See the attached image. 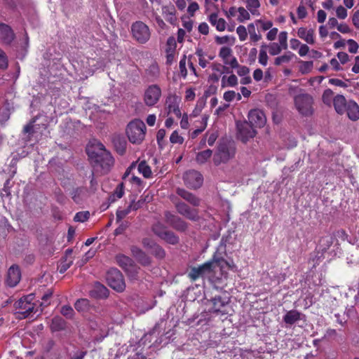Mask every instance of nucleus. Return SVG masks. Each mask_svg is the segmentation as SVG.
<instances>
[{"label":"nucleus","mask_w":359,"mask_h":359,"mask_svg":"<svg viewBox=\"0 0 359 359\" xmlns=\"http://www.w3.org/2000/svg\"><path fill=\"white\" fill-rule=\"evenodd\" d=\"M86 153L94 170L101 175L108 173L114 165L113 156L100 142L88 145Z\"/></svg>","instance_id":"nucleus-1"},{"label":"nucleus","mask_w":359,"mask_h":359,"mask_svg":"<svg viewBox=\"0 0 359 359\" xmlns=\"http://www.w3.org/2000/svg\"><path fill=\"white\" fill-rule=\"evenodd\" d=\"M235 153V143L227 138H222L218 142L213 161L217 165L222 163H226L234 157Z\"/></svg>","instance_id":"nucleus-2"},{"label":"nucleus","mask_w":359,"mask_h":359,"mask_svg":"<svg viewBox=\"0 0 359 359\" xmlns=\"http://www.w3.org/2000/svg\"><path fill=\"white\" fill-rule=\"evenodd\" d=\"M146 126L140 119L130 121L126 128L128 140L133 144H140L144 139Z\"/></svg>","instance_id":"nucleus-3"},{"label":"nucleus","mask_w":359,"mask_h":359,"mask_svg":"<svg viewBox=\"0 0 359 359\" xmlns=\"http://www.w3.org/2000/svg\"><path fill=\"white\" fill-rule=\"evenodd\" d=\"M34 299V294H29L27 296L21 297L19 300L15 302L14 308L16 311V318L18 319H24L29 316V315L36 312L34 311V304L32 301Z\"/></svg>","instance_id":"nucleus-4"},{"label":"nucleus","mask_w":359,"mask_h":359,"mask_svg":"<svg viewBox=\"0 0 359 359\" xmlns=\"http://www.w3.org/2000/svg\"><path fill=\"white\" fill-rule=\"evenodd\" d=\"M117 264L124 270L129 278L137 280L138 278V267L134 260L123 254H118L115 257Z\"/></svg>","instance_id":"nucleus-5"},{"label":"nucleus","mask_w":359,"mask_h":359,"mask_svg":"<svg viewBox=\"0 0 359 359\" xmlns=\"http://www.w3.org/2000/svg\"><path fill=\"white\" fill-rule=\"evenodd\" d=\"M266 121L265 114L262 110L252 109L248 112V137H254L257 131L255 128L263 127Z\"/></svg>","instance_id":"nucleus-6"},{"label":"nucleus","mask_w":359,"mask_h":359,"mask_svg":"<svg viewBox=\"0 0 359 359\" xmlns=\"http://www.w3.org/2000/svg\"><path fill=\"white\" fill-rule=\"evenodd\" d=\"M130 33L132 38L141 44L147 43L151 36L149 27L142 21H136L131 25Z\"/></svg>","instance_id":"nucleus-7"},{"label":"nucleus","mask_w":359,"mask_h":359,"mask_svg":"<svg viewBox=\"0 0 359 359\" xmlns=\"http://www.w3.org/2000/svg\"><path fill=\"white\" fill-rule=\"evenodd\" d=\"M313 99L309 94H300L294 97V104L302 116H309L313 113Z\"/></svg>","instance_id":"nucleus-8"},{"label":"nucleus","mask_w":359,"mask_h":359,"mask_svg":"<svg viewBox=\"0 0 359 359\" xmlns=\"http://www.w3.org/2000/svg\"><path fill=\"white\" fill-rule=\"evenodd\" d=\"M106 280L109 286L118 292H122L126 289L123 276L116 268H111L107 272Z\"/></svg>","instance_id":"nucleus-9"},{"label":"nucleus","mask_w":359,"mask_h":359,"mask_svg":"<svg viewBox=\"0 0 359 359\" xmlns=\"http://www.w3.org/2000/svg\"><path fill=\"white\" fill-rule=\"evenodd\" d=\"M212 306L210 309V312L213 313H220L226 315L228 313L227 307L230 302L229 294L225 291L220 295L215 296L210 299Z\"/></svg>","instance_id":"nucleus-10"},{"label":"nucleus","mask_w":359,"mask_h":359,"mask_svg":"<svg viewBox=\"0 0 359 359\" xmlns=\"http://www.w3.org/2000/svg\"><path fill=\"white\" fill-rule=\"evenodd\" d=\"M165 222L171 228L179 232H185L189 228V224L180 216L170 212H164Z\"/></svg>","instance_id":"nucleus-11"},{"label":"nucleus","mask_w":359,"mask_h":359,"mask_svg":"<svg viewBox=\"0 0 359 359\" xmlns=\"http://www.w3.org/2000/svg\"><path fill=\"white\" fill-rule=\"evenodd\" d=\"M174 204L177 213L192 222H197L200 219L198 209L191 208L182 201H177Z\"/></svg>","instance_id":"nucleus-12"},{"label":"nucleus","mask_w":359,"mask_h":359,"mask_svg":"<svg viewBox=\"0 0 359 359\" xmlns=\"http://www.w3.org/2000/svg\"><path fill=\"white\" fill-rule=\"evenodd\" d=\"M183 180L187 187L194 189L201 187L203 181L202 175L194 170L187 171L183 175Z\"/></svg>","instance_id":"nucleus-13"},{"label":"nucleus","mask_w":359,"mask_h":359,"mask_svg":"<svg viewBox=\"0 0 359 359\" xmlns=\"http://www.w3.org/2000/svg\"><path fill=\"white\" fill-rule=\"evenodd\" d=\"M213 271L212 262H205L201 266L191 268L188 273V276L192 280H196L198 278H203L210 275Z\"/></svg>","instance_id":"nucleus-14"},{"label":"nucleus","mask_w":359,"mask_h":359,"mask_svg":"<svg viewBox=\"0 0 359 359\" xmlns=\"http://www.w3.org/2000/svg\"><path fill=\"white\" fill-rule=\"evenodd\" d=\"M161 95V88L157 85L149 86L144 93L145 104L147 106H154L158 101Z\"/></svg>","instance_id":"nucleus-15"},{"label":"nucleus","mask_w":359,"mask_h":359,"mask_svg":"<svg viewBox=\"0 0 359 359\" xmlns=\"http://www.w3.org/2000/svg\"><path fill=\"white\" fill-rule=\"evenodd\" d=\"M15 39L13 29L6 24L0 22V42L5 45H11Z\"/></svg>","instance_id":"nucleus-16"},{"label":"nucleus","mask_w":359,"mask_h":359,"mask_svg":"<svg viewBox=\"0 0 359 359\" xmlns=\"http://www.w3.org/2000/svg\"><path fill=\"white\" fill-rule=\"evenodd\" d=\"M130 252L132 256L136 259V261L144 266L150 265L151 259L148 256L145 252L142 249L135 245L130 247Z\"/></svg>","instance_id":"nucleus-17"},{"label":"nucleus","mask_w":359,"mask_h":359,"mask_svg":"<svg viewBox=\"0 0 359 359\" xmlns=\"http://www.w3.org/2000/svg\"><path fill=\"white\" fill-rule=\"evenodd\" d=\"M20 278L21 273L19 266L17 265L11 266L8 270L6 284L9 287H15L20 282Z\"/></svg>","instance_id":"nucleus-18"},{"label":"nucleus","mask_w":359,"mask_h":359,"mask_svg":"<svg viewBox=\"0 0 359 359\" xmlns=\"http://www.w3.org/2000/svg\"><path fill=\"white\" fill-rule=\"evenodd\" d=\"M109 294V290L100 282H95L89 292L90 296L97 299H106Z\"/></svg>","instance_id":"nucleus-19"},{"label":"nucleus","mask_w":359,"mask_h":359,"mask_svg":"<svg viewBox=\"0 0 359 359\" xmlns=\"http://www.w3.org/2000/svg\"><path fill=\"white\" fill-rule=\"evenodd\" d=\"M176 193L178 196L194 207H198L201 204V199L199 198L184 189L177 188Z\"/></svg>","instance_id":"nucleus-20"},{"label":"nucleus","mask_w":359,"mask_h":359,"mask_svg":"<svg viewBox=\"0 0 359 359\" xmlns=\"http://www.w3.org/2000/svg\"><path fill=\"white\" fill-rule=\"evenodd\" d=\"M236 137L244 144L247 142V121L237 120L236 121Z\"/></svg>","instance_id":"nucleus-21"},{"label":"nucleus","mask_w":359,"mask_h":359,"mask_svg":"<svg viewBox=\"0 0 359 359\" xmlns=\"http://www.w3.org/2000/svg\"><path fill=\"white\" fill-rule=\"evenodd\" d=\"M297 36L309 44L315 43V30L307 29L306 27H299L297 30Z\"/></svg>","instance_id":"nucleus-22"},{"label":"nucleus","mask_w":359,"mask_h":359,"mask_svg":"<svg viewBox=\"0 0 359 359\" xmlns=\"http://www.w3.org/2000/svg\"><path fill=\"white\" fill-rule=\"evenodd\" d=\"M345 112L351 121H355L359 119V106L355 101L348 100Z\"/></svg>","instance_id":"nucleus-23"},{"label":"nucleus","mask_w":359,"mask_h":359,"mask_svg":"<svg viewBox=\"0 0 359 359\" xmlns=\"http://www.w3.org/2000/svg\"><path fill=\"white\" fill-rule=\"evenodd\" d=\"M348 101L342 95H337L333 99V105L336 112L342 115L346 111Z\"/></svg>","instance_id":"nucleus-24"},{"label":"nucleus","mask_w":359,"mask_h":359,"mask_svg":"<svg viewBox=\"0 0 359 359\" xmlns=\"http://www.w3.org/2000/svg\"><path fill=\"white\" fill-rule=\"evenodd\" d=\"M334 236L330 233H327L321 236L318 241V247L322 253L325 252L333 244Z\"/></svg>","instance_id":"nucleus-25"},{"label":"nucleus","mask_w":359,"mask_h":359,"mask_svg":"<svg viewBox=\"0 0 359 359\" xmlns=\"http://www.w3.org/2000/svg\"><path fill=\"white\" fill-rule=\"evenodd\" d=\"M224 252L225 250H219L218 248L217 250L214 254L212 259L208 262H212L213 271H215L217 267L222 268L224 265L227 264L226 261L222 255V253Z\"/></svg>","instance_id":"nucleus-26"},{"label":"nucleus","mask_w":359,"mask_h":359,"mask_svg":"<svg viewBox=\"0 0 359 359\" xmlns=\"http://www.w3.org/2000/svg\"><path fill=\"white\" fill-rule=\"evenodd\" d=\"M112 142L117 153L120 155H123L126 148V140L125 137L115 135L112 137Z\"/></svg>","instance_id":"nucleus-27"},{"label":"nucleus","mask_w":359,"mask_h":359,"mask_svg":"<svg viewBox=\"0 0 359 359\" xmlns=\"http://www.w3.org/2000/svg\"><path fill=\"white\" fill-rule=\"evenodd\" d=\"M87 189L85 187H81L74 189L70 195L72 200L77 204H81L86 197Z\"/></svg>","instance_id":"nucleus-28"},{"label":"nucleus","mask_w":359,"mask_h":359,"mask_svg":"<svg viewBox=\"0 0 359 359\" xmlns=\"http://www.w3.org/2000/svg\"><path fill=\"white\" fill-rule=\"evenodd\" d=\"M302 313L297 310H290L283 316V321L285 324L292 325L301 319Z\"/></svg>","instance_id":"nucleus-29"},{"label":"nucleus","mask_w":359,"mask_h":359,"mask_svg":"<svg viewBox=\"0 0 359 359\" xmlns=\"http://www.w3.org/2000/svg\"><path fill=\"white\" fill-rule=\"evenodd\" d=\"M162 13L165 15L167 21L171 24H174L175 22L177 20L175 17L176 11L173 5L169 4L167 6H163L162 7Z\"/></svg>","instance_id":"nucleus-30"},{"label":"nucleus","mask_w":359,"mask_h":359,"mask_svg":"<svg viewBox=\"0 0 359 359\" xmlns=\"http://www.w3.org/2000/svg\"><path fill=\"white\" fill-rule=\"evenodd\" d=\"M66 327L67 323L62 317L55 316L52 319L50 324V330L52 332H55L65 330Z\"/></svg>","instance_id":"nucleus-31"},{"label":"nucleus","mask_w":359,"mask_h":359,"mask_svg":"<svg viewBox=\"0 0 359 359\" xmlns=\"http://www.w3.org/2000/svg\"><path fill=\"white\" fill-rule=\"evenodd\" d=\"M229 16L237 17V20L243 22L247 19V11L243 7H231L229 10Z\"/></svg>","instance_id":"nucleus-32"},{"label":"nucleus","mask_w":359,"mask_h":359,"mask_svg":"<svg viewBox=\"0 0 359 359\" xmlns=\"http://www.w3.org/2000/svg\"><path fill=\"white\" fill-rule=\"evenodd\" d=\"M35 121V118H32L29 123L25 125L23 128L22 133L25 135L23 140L25 142L30 141L32 136L35 133V130L34 129V123Z\"/></svg>","instance_id":"nucleus-33"},{"label":"nucleus","mask_w":359,"mask_h":359,"mask_svg":"<svg viewBox=\"0 0 359 359\" xmlns=\"http://www.w3.org/2000/svg\"><path fill=\"white\" fill-rule=\"evenodd\" d=\"M74 307L79 312L90 311L93 308L87 299H78L74 304Z\"/></svg>","instance_id":"nucleus-34"},{"label":"nucleus","mask_w":359,"mask_h":359,"mask_svg":"<svg viewBox=\"0 0 359 359\" xmlns=\"http://www.w3.org/2000/svg\"><path fill=\"white\" fill-rule=\"evenodd\" d=\"M161 238L171 245H176L180 242L178 236L170 230H167L164 232Z\"/></svg>","instance_id":"nucleus-35"},{"label":"nucleus","mask_w":359,"mask_h":359,"mask_svg":"<svg viewBox=\"0 0 359 359\" xmlns=\"http://www.w3.org/2000/svg\"><path fill=\"white\" fill-rule=\"evenodd\" d=\"M166 104L168 105V109L169 113L172 112L179 118L181 116L182 114H181L180 109L178 104L176 102L175 98L172 99V98L169 97L166 100Z\"/></svg>","instance_id":"nucleus-36"},{"label":"nucleus","mask_w":359,"mask_h":359,"mask_svg":"<svg viewBox=\"0 0 359 359\" xmlns=\"http://www.w3.org/2000/svg\"><path fill=\"white\" fill-rule=\"evenodd\" d=\"M212 151L211 149H206L198 152L196 156V161L199 164H204L212 156Z\"/></svg>","instance_id":"nucleus-37"},{"label":"nucleus","mask_w":359,"mask_h":359,"mask_svg":"<svg viewBox=\"0 0 359 359\" xmlns=\"http://www.w3.org/2000/svg\"><path fill=\"white\" fill-rule=\"evenodd\" d=\"M150 249L151 250L152 255L156 258L161 259L165 257V252L159 245L152 243L150 245Z\"/></svg>","instance_id":"nucleus-38"},{"label":"nucleus","mask_w":359,"mask_h":359,"mask_svg":"<svg viewBox=\"0 0 359 359\" xmlns=\"http://www.w3.org/2000/svg\"><path fill=\"white\" fill-rule=\"evenodd\" d=\"M138 170L145 178H149L152 175L151 168L147 165L145 161H142L139 163Z\"/></svg>","instance_id":"nucleus-39"},{"label":"nucleus","mask_w":359,"mask_h":359,"mask_svg":"<svg viewBox=\"0 0 359 359\" xmlns=\"http://www.w3.org/2000/svg\"><path fill=\"white\" fill-rule=\"evenodd\" d=\"M333 95L334 93L331 89L327 88L325 90L322 95L323 102L325 104L330 107L332 105V103L333 104V99L334 97H333Z\"/></svg>","instance_id":"nucleus-40"},{"label":"nucleus","mask_w":359,"mask_h":359,"mask_svg":"<svg viewBox=\"0 0 359 359\" xmlns=\"http://www.w3.org/2000/svg\"><path fill=\"white\" fill-rule=\"evenodd\" d=\"M151 230L155 235L161 238L163 235V233L165 232L168 229L166 226H164L162 223L156 222L152 226Z\"/></svg>","instance_id":"nucleus-41"},{"label":"nucleus","mask_w":359,"mask_h":359,"mask_svg":"<svg viewBox=\"0 0 359 359\" xmlns=\"http://www.w3.org/2000/svg\"><path fill=\"white\" fill-rule=\"evenodd\" d=\"M294 55L292 53L288 52L283 55L275 58L274 64L276 65H280L283 63H287L291 60Z\"/></svg>","instance_id":"nucleus-42"},{"label":"nucleus","mask_w":359,"mask_h":359,"mask_svg":"<svg viewBox=\"0 0 359 359\" xmlns=\"http://www.w3.org/2000/svg\"><path fill=\"white\" fill-rule=\"evenodd\" d=\"M248 34L250 36V39L254 42L258 41L262 38V36L259 34V32L258 34H257L255 32V28L254 24L248 25Z\"/></svg>","instance_id":"nucleus-43"},{"label":"nucleus","mask_w":359,"mask_h":359,"mask_svg":"<svg viewBox=\"0 0 359 359\" xmlns=\"http://www.w3.org/2000/svg\"><path fill=\"white\" fill-rule=\"evenodd\" d=\"M231 50L228 47H222L219 51V56L223 59L224 64H229Z\"/></svg>","instance_id":"nucleus-44"},{"label":"nucleus","mask_w":359,"mask_h":359,"mask_svg":"<svg viewBox=\"0 0 359 359\" xmlns=\"http://www.w3.org/2000/svg\"><path fill=\"white\" fill-rule=\"evenodd\" d=\"M90 213L88 211H82L77 212L74 218L75 222H84L88 219Z\"/></svg>","instance_id":"nucleus-45"},{"label":"nucleus","mask_w":359,"mask_h":359,"mask_svg":"<svg viewBox=\"0 0 359 359\" xmlns=\"http://www.w3.org/2000/svg\"><path fill=\"white\" fill-rule=\"evenodd\" d=\"M232 238H232V236H231V235L230 233H229L226 236H224L222 238L220 244L219 245V250H225L226 245L228 244H231Z\"/></svg>","instance_id":"nucleus-46"},{"label":"nucleus","mask_w":359,"mask_h":359,"mask_svg":"<svg viewBox=\"0 0 359 359\" xmlns=\"http://www.w3.org/2000/svg\"><path fill=\"white\" fill-rule=\"evenodd\" d=\"M282 49V46L277 43H271L269 46V52L271 55H276L279 54Z\"/></svg>","instance_id":"nucleus-47"},{"label":"nucleus","mask_w":359,"mask_h":359,"mask_svg":"<svg viewBox=\"0 0 359 359\" xmlns=\"http://www.w3.org/2000/svg\"><path fill=\"white\" fill-rule=\"evenodd\" d=\"M58 269L60 273H65L72 264L73 261L72 259L68 260L67 258H63Z\"/></svg>","instance_id":"nucleus-48"},{"label":"nucleus","mask_w":359,"mask_h":359,"mask_svg":"<svg viewBox=\"0 0 359 359\" xmlns=\"http://www.w3.org/2000/svg\"><path fill=\"white\" fill-rule=\"evenodd\" d=\"M260 6L259 0H248V10L252 15L258 14L257 8Z\"/></svg>","instance_id":"nucleus-49"},{"label":"nucleus","mask_w":359,"mask_h":359,"mask_svg":"<svg viewBox=\"0 0 359 359\" xmlns=\"http://www.w3.org/2000/svg\"><path fill=\"white\" fill-rule=\"evenodd\" d=\"M60 313L67 318L71 319L73 318L74 311L70 306L65 305L61 308Z\"/></svg>","instance_id":"nucleus-50"},{"label":"nucleus","mask_w":359,"mask_h":359,"mask_svg":"<svg viewBox=\"0 0 359 359\" xmlns=\"http://www.w3.org/2000/svg\"><path fill=\"white\" fill-rule=\"evenodd\" d=\"M235 39L233 37H230L229 36H218L215 37V41L218 44H224V43H233Z\"/></svg>","instance_id":"nucleus-51"},{"label":"nucleus","mask_w":359,"mask_h":359,"mask_svg":"<svg viewBox=\"0 0 359 359\" xmlns=\"http://www.w3.org/2000/svg\"><path fill=\"white\" fill-rule=\"evenodd\" d=\"M287 33L286 32H281L278 36L279 44L282 46L283 49L286 50L287 48Z\"/></svg>","instance_id":"nucleus-52"},{"label":"nucleus","mask_w":359,"mask_h":359,"mask_svg":"<svg viewBox=\"0 0 359 359\" xmlns=\"http://www.w3.org/2000/svg\"><path fill=\"white\" fill-rule=\"evenodd\" d=\"M166 46V52L175 53L176 48V41L173 36H170L168 39Z\"/></svg>","instance_id":"nucleus-53"},{"label":"nucleus","mask_w":359,"mask_h":359,"mask_svg":"<svg viewBox=\"0 0 359 359\" xmlns=\"http://www.w3.org/2000/svg\"><path fill=\"white\" fill-rule=\"evenodd\" d=\"M8 67V57L5 52L0 48V69H5Z\"/></svg>","instance_id":"nucleus-54"},{"label":"nucleus","mask_w":359,"mask_h":359,"mask_svg":"<svg viewBox=\"0 0 359 359\" xmlns=\"http://www.w3.org/2000/svg\"><path fill=\"white\" fill-rule=\"evenodd\" d=\"M170 141L172 144H182L184 142V138L182 136L179 135L178 133L176 130H175L170 137Z\"/></svg>","instance_id":"nucleus-55"},{"label":"nucleus","mask_w":359,"mask_h":359,"mask_svg":"<svg viewBox=\"0 0 359 359\" xmlns=\"http://www.w3.org/2000/svg\"><path fill=\"white\" fill-rule=\"evenodd\" d=\"M255 25L257 29L262 28L264 31L268 30L271 28L273 24L271 21L263 22L260 20H257L255 22Z\"/></svg>","instance_id":"nucleus-56"},{"label":"nucleus","mask_w":359,"mask_h":359,"mask_svg":"<svg viewBox=\"0 0 359 359\" xmlns=\"http://www.w3.org/2000/svg\"><path fill=\"white\" fill-rule=\"evenodd\" d=\"M347 43L348 45V51L351 53H356L358 50V44L353 39H348L347 41Z\"/></svg>","instance_id":"nucleus-57"},{"label":"nucleus","mask_w":359,"mask_h":359,"mask_svg":"<svg viewBox=\"0 0 359 359\" xmlns=\"http://www.w3.org/2000/svg\"><path fill=\"white\" fill-rule=\"evenodd\" d=\"M179 67L181 75L183 77H186L187 74V70L186 68V55H184L183 57L180 61Z\"/></svg>","instance_id":"nucleus-58"},{"label":"nucleus","mask_w":359,"mask_h":359,"mask_svg":"<svg viewBox=\"0 0 359 359\" xmlns=\"http://www.w3.org/2000/svg\"><path fill=\"white\" fill-rule=\"evenodd\" d=\"M336 14L338 18L344 20L347 17V11L342 6H339L336 9Z\"/></svg>","instance_id":"nucleus-59"},{"label":"nucleus","mask_w":359,"mask_h":359,"mask_svg":"<svg viewBox=\"0 0 359 359\" xmlns=\"http://www.w3.org/2000/svg\"><path fill=\"white\" fill-rule=\"evenodd\" d=\"M53 295V290L52 289H48L42 296L41 299L43 302L41 305L44 304L45 306H48L49 304V302L48 301L50 299V298Z\"/></svg>","instance_id":"nucleus-60"},{"label":"nucleus","mask_w":359,"mask_h":359,"mask_svg":"<svg viewBox=\"0 0 359 359\" xmlns=\"http://www.w3.org/2000/svg\"><path fill=\"white\" fill-rule=\"evenodd\" d=\"M55 345V342L53 339L47 340L43 345V349L46 353H49L52 351Z\"/></svg>","instance_id":"nucleus-61"},{"label":"nucleus","mask_w":359,"mask_h":359,"mask_svg":"<svg viewBox=\"0 0 359 359\" xmlns=\"http://www.w3.org/2000/svg\"><path fill=\"white\" fill-rule=\"evenodd\" d=\"M128 227V223L127 222H121L119 226L115 229L114 234L116 236L122 234Z\"/></svg>","instance_id":"nucleus-62"},{"label":"nucleus","mask_w":359,"mask_h":359,"mask_svg":"<svg viewBox=\"0 0 359 359\" xmlns=\"http://www.w3.org/2000/svg\"><path fill=\"white\" fill-rule=\"evenodd\" d=\"M267 60H268V56L266 54V51L264 49L260 50L259 55V62L261 65L266 66L267 64Z\"/></svg>","instance_id":"nucleus-63"},{"label":"nucleus","mask_w":359,"mask_h":359,"mask_svg":"<svg viewBox=\"0 0 359 359\" xmlns=\"http://www.w3.org/2000/svg\"><path fill=\"white\" fill-rule=\"evenodd\" d=\"M212 69L215 70V71H217L220 73H224L225 71L226 73H229V68L224 66V65H222L221 64H219V63H214L212 65Z\"/></svg>","instance_id":"nucleus-64"}]
</instances>
